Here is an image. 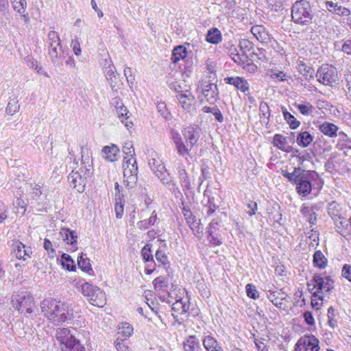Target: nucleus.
I'll use <instances>...</instances> for the list:
<instances>
[{"label":"nucleus","mask_w":351,"mask_h":351,"mask_svg":"<svg viewBox=\"0 0 351 351\" xmlns=\"http://www.w3.org/2000/svg\"><path fill=\"white\" fill-rule=\"evenodd\" d=\"M40 309L44 316L55 325H60L73 318V309L66 303L53 298L42 301Z\"/></svg>","instance_id":"obj_1"},{"label":"nucleus","mask_w":351,"mask_h":351,"mask_svg":"<svg viewBox=\"0 0 351 351\" xmlns=\"http://www.w3.org/2000/svg\"><path fill=\"white\" fill-rule=\"evenodd\" d=\"M184 138L183 141L181 135L175 132L173 134L172 139L176 145L177 152L180 156L186 157L190 156V150L198 141L199 134L193 126H189L182 131Z\"/></svg>","instance_id":"obj_2"},{"label":"nucleus","mask_w":351,"mask_h":351,"mask_svg":"<svg viewBox=\"0 0 351 351\" xmlns=\"http://www.w3.org/2000/svg\"><path fill=\"white\" fill-rule=\"evenodd\" d=\"M313 17L312 7L308 1L300 0L293 4L291 19L295 23L308 26L312 23Z\"/></svg>","instance_id":"obj_3"},{"label":"nucleus","mask_w":351,"mask_h":351,"mask_svg":"<svg viewBox=\"0 0 351 351\" xmlns=\"http://www.w3.org/2000/svg\"><path fill=\"white\" fill-rule=\"evenodd\" d=\"M56 337L60 343L62 351H85L84 347L69 328H62L57 329Z\"/></svg>","instance_id":"obj_4"},{"label":"nucleus","mask_w":351,"mask_h":351,"mask_svg":"<svg viewBox=\"0 0 351 351\" xmlns=\"http://www.w3.org/2000/svg\"><path fill=\"white\" fill-rule=\"evenodd\" d=\"M80 287L82 293L87 298L92 305L103 307L106 304V293L98 287L88 282H84Z\"/></svg>","instance_id":"obj_5"},{"label":"nucleus","mask_w":351,"mask_h":351,"mask_svg":"<svg viewBox=\"0 0 351 351\" xmlns=\"http://www.w3.org/2000/svg\"><path fill=\"white\" fill-rule=\"evenodd\" d=\"M123 158V169L124 176V184L128 189H132L137 182L138 167L135 158Z\"/></svg>","instance_id":"obj_6"},{"label":"nucleus","mask_w":351,"mask_h":351,"mask_svg":"<svg viewBox=\"0 0 351 351\" xmlns=\"http://www.w3.org/2000/svg\"><path fill=\"white\" fill-rule=\"evenodd\" d=\"M317 80L325 86H335L338 84L337 69L331 65L325 64L320 66L317 73Z\"/></svg>","instance_id":"obj_7"},{"label":"nucleus","mask_w":351,"mask_h":351,"mask_svg":"<svg viewBox=\"0 0 351 351\" xmlns=\"http://www.w3.org/2000/svg\"><path fill=\"white\" fill-rule=\"evenodd\" d=\"M317 174L314 171L304 170L295 183L298 193L303 197L307 196L312 191L311 181L315 180Z\"/></svg>","instance_id":"obj_8"},{"label":"nucleus","mask_w":351,"mask_h":351,"mask_svg":"<svg viewBox=\"0 0 351 351\" xmlns=\"http://www.w3.org/2000/svg\"><path fill=\"white\" fill-rule=\"evenodd\" d=\"M311 282L313 283L312 290L317 288V291L313 293V297L317 298L321 300H323V296L319 294L323 293V290L325 292H330L334 288V281L328 276L323 278L319 274H315Z\"/></svg>","instance_id":"obj_9"},{"label":"nucleus","mask_w":351,"mask_h":351,"mask_svg":"<svg viewBox=\"0 0 351 351\" xmlns=\"http://www.w3.org/2000/svg\"><path fill=\"white\" fill-rule=\"evenodd\" d=\"M13 305L15 308L20 311L30 314L32 313V306L34 304L33 296L27 292H23L16 294L13 297L12 300Z\"/></svg>","instance_id":"obj_10"},{"label":"nucleus","mask_w":351,"mask_h":351,"mask_svg":"<svg viewBox=\"0 0 351 351\" xmlns=\"http://www.w3.org/2000/svg\"><path fill=\"white\" fill-rule=\"evenodd\" d=\"M172 315L178 324H182L188 317L189 304L182 299L177 300L172 304Z\"/></svg>","instance_id":"obj_11"},{"label":"nucleus","mask_w":351,"mask_h":351,"mask_svg":"<svg viewBox=\"0 0 351 351\" xmlns=\"http://www.w3.org/2000/svg\"><path fill=\"white\" fill-rule=\"evenodd\" d=\"M319 340L313 335L300 339L295 348V351H319Z\"/></svg>","instance_id":"obj_12"},{"label":"nucleus","mask_w":351,"mask_h":351,"mask_svg":"<svg viewBox=\"0 0 351 351\" xmlns=\"http://www.w3.org/2000/svg\"><path fill=\"white\" fill-rule=\"evenodd\" d=\"M68 182L70 185L79 193L84 192L87 179L82 176V172L72 171L68 176Z\"/></svg>","instance_id":"obj_13"},{"label":"nucleus","mask_w":351,"mask_h":351,"mask_svg":"<svg viewBox=\"0 0 351 351\" xmlns=\"http://www.w3.org/2000/svg\"><path fill=\"white\" fill-rule=\"evenodd\" d=\"M14 332L19 337L29 342L34 339V329L22 322H17L14 326Z\"/></svg>","instance_id":"obj_14"},{"label":"nucleus","mask_w":351,"mask_h":351,"mask_svg":"<svg viewBox=\"0 0 351 351\" xmlns=\"http://www.w3.org/2000/svg\"><path fill=\"white\" fill-rule=\"evenodd\" d=\"M182 108L188 112L195 109V98L189 90L176 95Z\"/></svg>","instance_id":"obj_15"},{"label":"nucleus","mask_w":351,"mask_h":351,"mask_svg":"<svg viewBox=\"0 0 351 351\" xmlns=\"http://www.w3.org/2000/svg\"><path fill=\"white\" fill-rule=\"evenodd\" d=\"M202 92L204 98L210 104H214L218 99L219 91L215 84L207 83L203 85Z\"/></svg>","instance_id":"obj_16"},{"label":"nucleus","mask_w":351,"mask_h":351,"mask_svg":"<svg viewBox=\"0 0 351 351\" xmlns=\"http://www.w3.org/2000/svg\"><path fill=\"white\" fill-rule=\"evenodd\" d=\"M12 246L14 254L16 258L26 261L27 257L30 258V254L32 252L29 247L25 246L19 241H14Z\"/></svg>","instance_id":"obj_17"},{"label":"nucleus","mask_w":351,"mask_h":351,"mask_svg":"<svg viewBox=\"0 0 351 351\" xmlns=\"http://www.w3.org/2000/svg\"><path fill=\"white\" fill-rule=\"evenodd\" d=\"M114 101L113 104H115V108L117 113L118 114L119 118L121 119V122L124 123L125 126L129 129L131 128L133 125L132 121H128L129 117L128 114L129 111L127 110L126 107L123 105L121 102L118 101L117 98L114 99Z\"/></svg>","instance_id":"obj_18"},{"label":"nucleus","mask_w":351,"mask_h":351,"mask_svg":"<svg viewBox=\"0 0 351 351\" xmlns=\"http://www.w3.org/2000/svg\"><path fill=\"white\" fill-rule=\"evenodd\" d=\"M328 213L336 223H339L343 226L346 222V220L341 216V207L338 203L332 202L329 204L328 206Z\"/></svg>","instance_id":"obj_19"},{"label":"nucleus","mask_w":351,"mask_h":351,"mask_svg":"<svg viewBox=\"0 0 351 351\" xmlns=\"http://www.w3.org/2000/svg\"><path fill=\"white\" fill-rule=\"evenodd\" d=\"M49 54L54 64H60L61 60L64 58L61 43H58L54 46H53V43H51L49 46Z\"/></svg>","instance_id":"obj_20"},{"label":"nucleus","mask_w":351,"mask_h":351,"mask_svg":"<svg viewBox=\"0 0 351 351\" xmlns=\"http://www.w3.org/2000/svg\"><path fill=\"white\" fill-rule=\"evenodd\" d=\"M326 8L333 14L341 16H348L350 14V11L346 7H343L338 3H334L331 1H327L325 3Z\"/></svg>","instance_id":"obj_21"},{"label":"nucleus","mask_w":351,"mask_h":351,"mask_svg":"<svg viewBox=\"0 0 351 351\" xmlns=\"http://www.w3.org/2000/svg\"><path fill=\"white\" fill-rule=\"evenodd\" d=\"M226 84L233 85L243 93L249 90V84L247 80L241 77H226L224 78Z\"/></svg>","instance_id":"obj_22"},{"label":"nucleus","mask_w":351,"mask_h":351,"mask_svg":"<svg viewBox=\"0 0 351 351\" xmlns=\"http://www.w3.org/2000/svg\"><path fill=\"white\" fill-rule=\"evenodd\" d=\"M252 33L256 38L258 40L262 43L269 44L272 41V38L266 31L265 29L261 25L252 27L251 29Z\"/></svg>","instance_id":"obj_23"},{"label":"nucleus","mask_w":351,"mask_h":351,"mask_svg":"<svg viewBox=\"0 0 351 351\" xmlns=\"http://www.w3.org/2000/svg\"><path fill=\"white\" fill-rule=\"evenodd\" d=\"M101 152L105 160L109 162H114L118 160L119 149L116 145L112 144L110 146H104Z\"/></svg>","instance_id":"obj_24"},{"label":"nucleus","mask_w":351,"mask_h":351,"mask_svg":"<svg viewBox=\"0 0 351 351\" xmlns=\"http://www.w3.org/2000/svg\"><path fill=\"white\" fill-rule=\"evenodd\" d=\"M272 143L274 147H276L278 149L285 152L289 153L293 151L292 146L289 145L287 138L282 134H275Z\"/></svg>","instance_id":"obj_25"},{"label":"nucleus","mask_w":351,"mask_h":351,"mask_svg":"<svg viewBox=\"0 0 351 351\" xmlns=\"http://www.w3.org/2000/svg\"><path fill=\"white\" fill-rule=\"evenodd\" d=\"M317 209L316 206H308L305 204H302L300 208L301 214L306 219L310 225H313L317 221V215L315 212V210Z\"/></svg>","instance_id":"obj_26"},{"label":"nucleus","mask_w":351,"mask_h":351,"mask_svg":"<svg viewBox=\"0 0 351 351\" xmlns=\"http://www.w3.org/2000/svg\"><path fill=\"white\" fill-rule=\"evenodd\" d=\"M319 130L325 136L330 138H335L337 136V132L339 128L332 123L325 121L319 125Z\"/></svg>","instance_id":"obj_27"},{"label":"nucleus","mask_w":351,"mask_h":351,"mask_svg":"<svg viewBox=\"0 0 351 351\" xmlns=\"http://www.w3.org/2000/svg\"><path fill=\"white\" fill-rule=\"evenodd\" d=\"M156 176L160 180V182L164 185H165L166 187L171 192L175 193L176 190H178V187L176 186V183L173 180H172L167 170L162 173H158V175Z\"/></svg>","instance_id":"obj_28"},{"label":"nucleus","mask_w":351,"mask_h":351,"mask_svg":"<svg viewBox=\"0 0 351 351\" xmlns=\"http://www.w3.org/2000/svg\"><path fill=\"white\" fill-rule=\"evenodd\" d=\"M60 234L62 239L64 241H66L68 244H71L72 245L77 244V234L75 231L70 230L68 228H63L60 232Z\"/></svg>","instance_id":"obj_29"},{"label":"nucleus","mask_w":351,"mask_h":351,"mask_svg":"<svg viewBox=\"0 0 351 351\" xmlns=\"http://www.w3.org/2000/svg\"><path fill=\"white\" fill-rule=\"evenodd\" d=\"M228 53L232 60L238 64H244L246 62H247V57L245 55L239 53L236 47L233 45H230Z\"/></svg>","instance_id":"obj_30"},{"label":"nucleus","mask_w":351,"mask_h":351,"mask_svg":"<svg viewBox=\"0 0 351 351\" xmlns=\"http://www.w3.org/2000/svg\"><path fill=\"white\" fill-rule=\"evenodd\" d=\"M313 141V136L307 131L300 132L296 138L297 144L302 147H308Z\"/></svg>","instance_id":"obj_31"},{"label":"nucleus","mask_w":351,"mask_h":351,"mask_svg":"<svg viewBox=\"0 0 351 351\" xmlns=\"http://www.w3.org/2000/svg\"><path fill=\"white\" fill-rule=\"evenodd\" d=\"M260 119L262 124H265L267 127L269 123L271 116L270 109L266 102H261L259 106Z\"/></svg>","instance_id":"obj_32"},{"label":"nucleus","mask_w":351,"mask_h":351,"mask_svg":"<svg viewBox=\"0 0 351 351\" xmlns=\"http://www.w3.org/2000/svg\"><path fill=\"white\" fill-rule=\"evenodd\" d=\"M133 332L132 326L126 322L121 323L118 328L117 340L120 339H126L130 337Z\"/></svg>","instance_id":"obj_33"},{"label":"nucleus","mask_w":351,"mask_h":351,"mask_svg":"<svg viewBox=\"0 0 351 351\" xmlns=\"http://www.w3.org/2000/svg\"><path fill=\"white\" fill-rule=\"evenodd\" d=\"M313 264L319 269H324L327 266L328 260L321 250H317L313 254Z\"/></svg>","instance_id":"obj_34"},{"label":"nucleus","mask_w":351,"mask_h":351,"mask_svg":"<svg viewBox=\"0 0 351 351\" xmlns=\"http://www.w3.org/2000/svg\"><path fill=\"white\" fill-rule=\"evenodd\" d=\"M186 56V49L182 45H178L174 47L171 60L173 63H176L180 60H183Z\"/></svg>","instance_id":"obj_35"},{"label":"nucleus","mask_w":351,"mask_h":351,"mask_svg":"<svg viewBox=\"0 0 351 351\" xmlns=\"http://www.w3.org/2000/svg\"><path fill=\"white\" fill-rule=\"evenodd\" d=\"M25 61L30 69H34L39 74H43L47 77H49L47 73L44 71L43 68L38 64L37 60L34 59L32 56H27L25 58Z\"/></svg>","instance_id":"obj_36"},{"label":"nucleus","mask_w":351,"mask_h":351,"mask_svg":"<svg viewBox=\"0 0 351 351\" xmlns=\"http://www.w3.org/2000/svg\"><path fill=\"white\" fill-rule=\"evenodd\" d=\"M282 112L285 120L289 124L291 129L295 130L300 126V122L298 121L293 115L289 112L284 106H282Z\"/></svg>","instance_id":"obj_37"},{"label":"nucleus","mask_w":351,"mask_h":351,"mask_svg":"<svg viewBox=\"0 0 351 351\" xmlns=\"http://www.w3.org/2000/svg\"><path fill=\"white\" fill-rule=\"evenodd\" d=\"M178 177L180 182L183 189L189 190L191 189V182L189 179L188 173L186 169L183 167H180L178 168Z\"/></svg>","instance_id":"obj_38"},{"label":"nucleus","mask_w":351,"mask_h":351,"mask_svg":"<svg viewBox=\"0 0 351 351\" xmlns=\"http://www.w3.org/2000/svg\"><path fill=\"white\" fill-rule=\"evenodd\" d=\"M304 170V169L300 167H295L293 171L291 173H289L286 171L282 170V175L286 178H287L290 182L295 184L299 176L302 173V171H303Z\"/></svg>","instance_id":"obj_39"},{"label":"nucleus","mask_w":351,"mask_h":351,"mask_svg":"<svg viewBox=\"0 0 351 351\" xmlns=\"http://www.w3.org/2000/svg\"><path fill=\"white\" fill-rule=\"evenodd\" d=\"M298 71L300 74L306 77V79H311L313 77L314 70L309 66H307L304 62L300 61L298 65Z\"/></svg>","instance_id":"obj_40"},{"label":"nucleus","mask_w":351,"mask_h":351,"mask_svg":"<svg viewBox=\"0 0 351 351\" xmlns=\"http://www.w3.org/2000/svg\"><path fill=\"white\" fill-rule=\"evenodd\" d=\"M206 40L210 43L218 44L221 40V32L217 28L211 29L206 35Z\"/></svg>","instance_id":"obj_41"},{"label":"nucleus","mask_w":351,"mask_h":351,"mask_svg":"<svg viewBox=\"0 0 351 351\" xmlns=\"http://www.w3.org/2000/svg\"><path fill=\"white\" fill-rule=\"evenodd\" d=\"M60 261L62 267L67 269L68 271H74L76 268L75 262L73 261L71 256H69L67 254H62V255L61 256Z\"/></svg>","instance_id":"obj_42"},{"label":"nucleus","mask_w":351,"mask_h":351,"mask_svg":"<svg viewBox=\"0 0 351 351\" xmlns=\"http://www.w3.org/2000/svg\"><path fill=\"white\" fill-rule=\"evenodd\" d=\"M157 220V215L155 210H154L152 213L151 217L149 218V219L146 220H141L140 221L137 225L138 228L140 229H148L151 226L154 225Z\"/></svg>","instance_id":"obj_43"},{"label":"nucleus","mask_w":351,"mask_h":351,"mask_svg":"<svg viewBox=\"0 0 351 351\" xmlns=\"http://www.w3.org/2000/svg\"><path fill=\"white\" fill-rule=\"evenodd\" d=\"M86 254L82 253L77 258V265L79 267L84 271L89 272L92 271V267L90 263V259L87 257H84Z\"/></svg>","instance_id":"obj_44"},{"label":"nucleus","mask_w":351,"mask_h":351,"mask_svg":"<svg viewBox=\"0 0 351 351\" xmlns=\"http://www.w3.org/2000/svg\"><path fill=\"white\" fill-rule=\"evenodd\" d=\"M240 50L241 51V54L245 55L247 57V60L250 58V53H251V50L254 49V45L252 43L250 42L248 40H242L239 43Z\"/></svg>","instance_id":"obj_45"},{"label":"nucleus","mask_w":351,"mask_h":351,"mask_svg":"<svg viewBox=\"0 0 351 351\" xmlns=\"http://www.w3.org/2000/svg\"><path fill=\"white\" fill-rule=\"evenodd\" d=\"M28 194L31 195L32 200H37L41 195V186L39 184H29V189L27 190Z\"/></svg>","instance_id":"obj_46"},{"label":"nucleus","mask_w":351,"mask_h":351,"mask_svg":"<svg viewBox=\"0 0 351 351\" xmlns=\"http://www.w3.org/2000/svg\"><path fill=\"white\" fill-rule=\"evenodd\" d=\"M254 343L258 351H269V339L267 338H254Z\"/></svg>","instance_id":"obj_47"},{"label":"nucleus","mask_w":351,"mask_h":351,"mask_svg":"<svg viewBox=\"0 0 351 351\" xmlns=\"http://www.w3.org/2000/svg\"><path fill=\"white\" fill-rule=\"evenodd\" d=\"M105 73H106V77L107 80L109 82V83L110 84V86L112 87L113 86L112 84L114 83L116 84L117 80V77H116V73L114 71V66L113 65H111V66L106 67V70H105Z\"/></svg>","instance_id":"obj_48"},{"label":"nucleus","mask_w":351,"mask_h":351,"mask_svg":"<svg viewBox=\"0 0 351 351\" xmlns=\"http://www.w3.org/2000/svg\"><path fill=\"white\" fill-rule=\"evenodd\" d=\"M217 208H218V206L214 203V198H208L207 204L204 206L203 211H205L207 217H210Z\"/></svg>","instance_id":"obj_49"},{"label":"nucleus","mask_w":351,"mask_h":351,"mask_svg":"<svg viewBox=\"0 0 351 351\" xmlns=\"http://www.w3.org/2000/svg\"><path fill=\"white\" fill-rule=\"evenodd\" d=\"M218 342L211 336H206L203 340V345L207 351H213Z\"/></svg>","instance_id":"obj_50"},{"label":"nucleus","mask_w":351,"mask_h":351,"mask_svg":"<svg viewBox=\"0 0 351 351\" xmlns=\"http://www.w3.org/2000/svg\"><path fill=\"white\" fill-rule=\"evenodd\" d=\"M123 152L125 155V157H128V158H134V149L133 147V144L131 141L125 142L123 146Z\"/></svg>","instance_id":"obj_51"},{"label":"nucleus","mask_w":351,"mask_h":351,"mask_svg":"<svg viewBox=\"0 0 351 351\" xmlns=\"http://www.w3.org/2000/svg\"><path fill=\"white\" fill-rule=\"evenodd\" d=\"M195 336L191 335L186 339V341L183 342V346L184 351H194L195 345H198L199 343L195 341Z\"/></svg>","instance_id":"obj_52"},{"label":"nucleus","mask_w":351,"mask_h":351,"mask_svg":"<svg viewBox=\"0 0 351 351\" xmlns=\"http://www.w3.org/2000/svg\"><path fill=\"white\" fill-rule=\"evenodd\" d=\"M19 110V105L18 101L15 99L11 100L8 102L5 111L8 114L13 115Z\"/></svg>","instance_id":"obj_53"},{"label":"nucleus","mask_w":351,"mask_h":351,"mask_svg":"<svg viewBox=\"0 0 351 351\" xmlns=\"http://www.w3.org/2000/svg\"><path fill=\"white\" fill-rule=\"evenodd\" d=\"M153 285L156 290H160L168 285L167 280L162 276H158L153 280Z\"/></svg>","instance_id":"obj_54"},{"label":"nucleus","mask_w":351,"mask_h":351,"mask_svg":"<svg viewBox=\"0 0 351 351\" xmlns=\"http://www.w3.org/2000/svg\"><path fill=\"white\" fill-rule=\"evenodd\" d=\"M151 252V246L148 244L145 245L141 250V255L145 262L154 261L153 256Z\"/></svg>","instance_id":"obj_55"},{"label":"nucleus","mask_w":351,"mask_h":351,"mask_svg":"<svg viewBox=\"0 0 351 351\" xmlns=\"http://www.w3.org/2000/svg\"><path fill=\"white\" fill-rule=\"evenodd\" d=\"M276 295L274 291H269V293L267 294V298L272 302L274 305L276 306L285 309V306L284 305L283 302H280V299L277 297H275Z\"/></svg>","instance_id":"obj_56"},{"label":"nucleus","mask_w":351,"mask_h":351,"mask_svg":"<svg viewBox=\"0 0 351 351\" xmlns=\"http://www.w3.org/2000/svg\"><path fill=\"white\" fill-rule=\"evenodd\" d=\"M247 295L254 300L257 299L259 297V294L256 288L252 284H247L245 287Z\"/></svg>","instance_id":"obj_57"},{"label":"nucleus","mask_w":351,"mask_h":351,"mask_svg":"<svg viewBox=\"0 0 351 351\" xmlns=\"http://www.w3.org/2000/svg\"><path fill=\"white\" fill-rule=\"evenodd\" d=\"M13 8L19 13H25L26 10L27 2L26 0L16 1V3H12Z\"/></svg>","instance_id":"obj_58"},{"label":"nucleus","mask_w":351,"mask_h":351,"mask_svg":"<svg viewBox=\"0 0 351 351\" xmlns=\"http://www.w3.org/2000/svg\"><path fill=\"white\" fill-rule=\"evenodd\" d=\"M298 110L303 115H309L312 113L313 106L311 104H298L296 106Z\"/></svg>","instance_id":"obj_59"},{"label":"nucleus","mask_w":351,"mask_h":351,"mask_svg":"<svg viewBox=\"0 0 351 351\" xmlns=\"http://www.w3.org/2000/svg\"><path fill=\"white\" fill-rule=\"evenodd\" d=\"M79 172H82V176L86 179L90 177L93 173V169L90 165H86L84 162H82V167L80 168Z\"/></svg>","instance_id":"obj_60"},{"label":"nucleus","mask_w":351,"mask_h":351,"mask_svg":"<svg viewBox=\"0 0 351 351\" xmlns=\"http://www.w3.org/2000/svg\"><path fill=\"white\" fill-rule=\"evenodd\" d=\"M155 257L157 261L160 263L162 265H166L169 263L166 254L162 250H157L155 254Z\"/></svg>","instance_id":"obj_61"},{"label":"nucleus","mask_w":351,"mask_h":351,"mask_svg":"<svg viewBox=\"0 0 351 351\" xmlns=\"http://www.w3.org/2000/svg\"><path fill=\"white\" fill-rule=\"evenodd\" d=\"M335 310L332 306H330L328 309V325L331 328H335L337 326V320L334 319Z\"/></svg>","instance_id":"obj_62"},{"label":"nucleus","mask_w":351,"mask_h":351,"mask_svg":"<svg viewBox=\"0 0 351 351\" xmlns=\"http://www.w3.org/2000/svg\"><path fill=\"white\" fill-rule=\"evenodd\" d=\"M14 204L17 208V213H21L22 215L25 214L27 204L23 199L17 198Z\"/></svg>","instance_id":"obj_63"},{"label":"nucleus","mask_w":351,"mask_h":351,"mask_svg":"<svg viewBox=\"0 0 351 351\" xmlns=\"http://www.w3.org/2000/svg\"><path fill=\"white\" fill-rule=\"evenodd\" d=\"M341 51L349 56H351V39L343 40V43L341 46Z\"/></svg>","instance_id":"obj_64"}]
</instances>
